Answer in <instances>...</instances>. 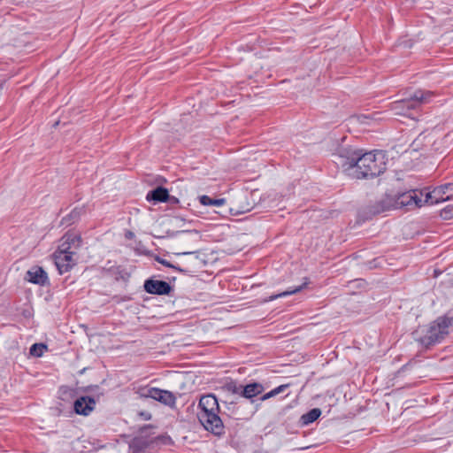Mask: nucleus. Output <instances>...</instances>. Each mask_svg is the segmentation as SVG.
I'll use <instances>...</instances> for the list:
<instances>
[{
	"instance_id": "2",
	"label": "nucleus",
	"mask_w": 453,
	"mask_h": 453,
	"mask_svg": "<svg viewBox=\"0 0 453 453\" xmlns=\"http://www.w3.org/2000/svg\"><path fill=\"white\" fill-rule=\"evenodd\" d=\"M386 154L381 150L365 152L360 150L357 165L353 173L356 179L374 178L383 173L387 169Z\"/></svg>"
},
{
	"instance_id": "11",
	"label": "nucleus",
	"mask_w": 453,
	"mask_h": 453,
	"mask_svg": "<svg viewBox=\"0 0 453 453\" xmlns=\"http://www.w3.org/2000/svg\"><path fill=\"white\" fill-rule=\"evenodd\" d=\"M419 195L416 191H409L400 195L397 199H395V209L403 206L421 207L423 205L422 193Z\"/></svg>"
},
{
	"instance_id": "16",
	"label": "nucleus",
	"mask_w": 453,
	"mask_h": 453,
	"mask_svg": "<svg viewBox=\"0 0 453 453\" xmlns=\"http://www.w3.org/2000/svg\"><path fill=\"white\" fill-rule=\"evenodd\" d=\"M168 193L167 188L164 187H157L147 194L146 199L149 202H153L154 203L166 202Z\"/></svg>"
},
{
	"instance_id": "34",
	"label": "nucleus",
	"mask_w": 453,
	"mask_h": 453,
	"mask_svg": "<svg viewBox=\"0 0 453 453\" xmlns=\"http://www.w3.org/2000/svg\"><path fill=\"white\" fill-rule=\"evenodd\" d=\"M183 233H185V232L184 231H177V232L167 231L166 234H167L168 236H174V235H176L178 234H183Z\"/></svg>"
},
{
	"instance_id": "6",
	"label": "nucleus",
	"mask_w": 453,
	"mask_h": 453,
	"mask_svg": "<svg viewBox=\"0 0 453 453\" xmlns=\"http://www.w3.org/2000/svg\"><path fill=\"white\" fill-rule=\"evenodd\" d=\"M360 150L352 148H340L338 151L333 154L334 162L342 167L343 171H348L349 174L353 176L357 165Z\"/></svg>"
},
{
	"instance_id": "36",
	"label": "nucleus",
	"mask_w": 453,
	"mask_h": 453,
	"mask_svg": "<svg viewBox=\"0 0 453 453\" xmlns=\"http://www.w3.org/2000/svg\"><path fill=\"white\" fill-rule=\"evenodd\" d=\"M193 253L192 251H182V252H179L177 253L178 255H188V254H191Z\"/></svg>"
},
{
	"instance_id": "13",
	"label": "nucleus",
	"mask_w": 453,
	"mask_h": 453,
	"mask_svg": "<svg viewBox=\"0 0 453 453\" xmlns=\"http://www.w3.org/2000/svg\"><path fill=\"white\" fill-rule=\"evenodd\" d=\"M26 280L40 286H44L49 281L47 273L40 266H35L27 271Z\"/></svg>"
},
{
	"instance_id": "19",
	"label": "nucleus",
	"mask_w": 453,
	"mask_h": 453,
	"mask_svg": "<svg viewBox=\"0 0 453 453\" xmlns=\"http://www.w3.org/2000/svg\"><path fill=\"white\" fill-rule=\"evenodd\" d=\"M321 410L319 408H313L303 414L300 417L299 422L301 425H310L318 420V418L321 416Z\"/></svg>"
},
{
	"instance_id": "18",
	"label": "nucleus",
	"mask_w": 453,
	"mask_h": 453,
	"mask_svg": "<svg viewBox=\"0 0 453 453\" xmlns=\"http://www.w3.org/2000/svg\"><path fill=\"white\" fill-rule=\"evenodd\" d=\"M349 426H334V429L330 432V435L340 440L349 441V439L354 440L357 431L349 429Z\"/></svg>"
},
{
	"instance_id": "12",
	"label": "nucleus",
	"mask_w": 453,
	"mask_h": 453,
	"mask_svg": "<svg viewBox=\"0 0 453 453\" xmlns=\"http://www.w3.org/2000/svg\"><path fill=\"white\" fill-rule=\"evenodd\" d=\"M392 209H395V199L392 196H387L369 205L367 207V213L374 216Z\"/></svg>"
},
{
	"instance_id": "17",
	"label": "nucleus",
	"mask_w": 453,
	"mask_h": 453,
	"mask_svg": "<svg viewBox=\"0 0 453 453\" xmlns=\"http://www.w3.org/2000/svg\"><path fill=\"white\" fill-rule=\"evenodd\" d=\"M264 391V386L258 382H253L243 385L242 389V396L246 399H251Z\"/></svg>"
},
{
	"instance_id": "22",
	"label": "nucleus",
	"mask_w": 453,
	"mask_h": 453,
	"mask_svg": "<svg viewBox=\"0 0 453 453\" xmlns=\"http://www.w3.org/2000/svg\"><path fill=\"white\" fill-rule=\"evenodd\" d=\"M199 201L203 205L205 206H221L226 203L225 198H211L206 195L201 196Z\"/></svg>"
},
{
	"instance_id": "23",
	"label": "nucleus",
	"mask_w": 453,
	"mask_h": 453,
	"mask_svg": "<svg viewBox=\"0 0 453 453\" xmlns=\"http://www.w3.org/2000/svg\"><path fill=\"white\" fill-rule=\"evenodd\" d=\"M243 388V385L238 384L235 381H230L226 383L224 387V388L230 394L234 395H237L238 398L242 397V389Z\"/></svg>"
},
{
	"instance_id": "1",
	"label": "nucleus",
	"mask_w": 453,
	"mask_h": 453,
	"mask_svg": "<svg viewBox=\"0 0 453 453\" xmlns=\"http://www.w3.org/2000/svg\"><path fill=\"white\" fill-rule=\"evenodd\" d=\"M452 326L453 317L441 316L428 326L418 327L412 333V336L415 342L427 349L441 342L449 334V328Z\"/></svg>"
},
{
	"instance_id": "21",
	"label": "nucleus",
	"mask_w": 453,
	"mask_h": 453,
	"mask_svg": "<svg viewBox=\"0 0 453 453\" xmlns=\"http://www.w3.org/2000/svg\"><path fill=\"white\" fill-rule=\"evenodd\" d=\"M308 283H309V281L306 280L305 282L303 284H302L301 286H299V287H296L295 288H288V290L283 291V292H281L280 294L271 296L269 297L268 301H273V300H275L277 298H280V297H285V296H288L298 293L303 288H304L307 286Z\"/></svg>"
},
{
	"instance_id": "15",
	"label": "nucleus",
	"mask_w": 453,
	"mask_h": 453,
	"mask_svg": "<svg viewBox=\"0 0 453 453\" xmlns=\"http://www.w3.org/2000/svg\"><path fill=\"white\" fill-rule=\"evenodd\" d=\"M60 244H65V247L68 246L66 251H73V254H76L81 247V238L75 233L67 232L62 237Z\"/></svg>"
},
{
	"instance_id": "26",
	"label": "nucleus",
	"mask_w": 453,
	"mask_h": 453,
	"mask_svg": "<svg viewBox=\"0 0 453 453\" xmlns=\"http://www.w3.org/2000/svg\"><path fill=\"white\" fill-rule=\"evenodd\" d=\"M288 387V384H285V385H280L275 388H273V390H271L270 392L265 394L264 395L261 396V401H265L271 397H273L275 395H277L278 394L280 393H282L285 391V389Z\"/></svg>"
},
{
	"instance_id": "9",
	"label": "nucleus",
	"mask_w": 453,
	"mask_h": 453,
	"mask_svg": "<svg viewBox=\"0 0 453 453\" xmlns=\"http://www.w3.org/2000/svg\"><path fill=\"white\" fill-rule=\"evenodd\" d=\"M453 195V183H446L434 189L432 193L426 195V203L430 201L431 203H437L440 201L449 200Z\"/></svg>"
},
{
	"instance_id": "24",
	"label": "nucleus",
	"mask_w": 453,
	"mask_h": 453,
	"mask_svg": "<svg viewBox=\"0 0 453 453\" xmlns=\"http://www.w3.org/2000/svg\"><path fill=\"white\" fill-rule=\"evenodd\" d=\"M200 428V433H203L206 435L210 434H214L215 436H220L225 433V426H198Z\"/></svg>"
},
{
	"instance_id": "4",
	"label": "nucleus",
	"mask_w": 453,
	"mask_h": 453,
	"mask_svg": "<svg viewBox=\"0 0 453 453\" xmlns=\"http://www.w3.org/2000/svg\"><path fill=\"white\" fill-rule=\"evenodd\" d=\"M431 91L416 90L409 96L392 103V109L401 115H407L411 110H416L432 97Z\"/></svg>"
},
{
	"instance_id": "31",
	"label": "nucleus",
	"mask_w": 453,
	"mask_h": 453,
	"mask_svg": "<svg viewBox=\"0 0 453 453\" xmlns=\"http://www.w3.org/2000/svg\"><path fill=\"white\" fill-rule=\"evenodd\" d=\"M140 415L143 418L144 420H150L151 415L149 412H141Z\"/></svg>"
},
{
	"instance_id": "35",
	"label": "nucleus",
	"mask_w": 453,
	"mask_h": 453,
	"mask_svg": "<svg viewBox=\"0 0 453 453\" xmlns=\"http://www.w3.org/2000/svg\"><path fill=\"white\" fill-rule=\"evenodd\" d=\"M240 407H241V405H239V406L237 407V409H239ZM234 414H235V417H234V418H235V419H246V418H243V417H242L241 415H239V414H238V410H236V411H235V413H234Z\"/></svg>"
},
{
	"instance_id": "28",
	"label": "nucleus",
	"mask_w": 453,
	"mask_h": 453,
	"mask_svg": "<svg viewBox=\"0 0 453 453\" xmlns=\"http://www.w3.org/2000/svg\"><path fill=\"white\" fill-rule=\"evenodd\" d=\"M441 217L444 219H449L453 218V208L452 207H446L441 211Z\"/></svg>"
},
{
	"instance_id": "30",
	"label": "nucleus",
	"mask_w": 453,
	"mask_h": 453,
	"mask_svg": "<svg viewBox=\"0 0 453 453\" xmlns=\"http://www.w3.org/2000/svg\"><path fill=\"white\" fill-rule=\"evenodd\" d=\"M166 202L169 203L171 205H173V204L179 203L180 201L177 197L170 196L168 194V198H167Z\"/></svg>"
},
{
	"instance_id": "8",
	"label": "nucleus",
	"mask_w": 453,
	"mask_h": 453,
	"mask_svg": "<svg viewBox=\"0 0 453 453\" xmlns=\"http://www.w3.org/2000/svg\"><path fill=\"white\" fill-rule=\"evenodd\" d=\"M141 397L151 398L166 406L173 408L176 403V397L173 392L157 388H142L138 391Z\"/></svg>"
},
{
	"instance_id": "25",
	"label": "nucleus",
	"mask_w": 453,
	"mask_h": 453,
	"mask_svg": "<svg viewBox=\"0 0 453 453\" xmlns=\"http://www.w3.org/2000/svg\"><path fill=\"white\" fill-rule=\"evenodd\" d=\"M48 347L44 343H34L29 349L31 356L40 357L43 355L44 351L47 350Z\"/></svg>"
},
{
	"instance_id": "32",
	"label": "nucleus",
	"mask_w": 453,
	"mask_h": 453,
	"mask_svg": "<svg viewBox=\"0 0 453 453\" xmlns=\"http://www.w3.org/2000/svg\"><path fill=\"white\" fill-rule=\"evenodd\" d=\"M125 236L127 239L131 240L134 237V234L132 231H127Z\"/></svg>"
},
{
	"instance_id": "14",
	"label": "nucleus",
	"mask_w": 453,
	"mask_h": 453,
	"mask_svg": "<svg viewBox=\"0 0 453 453\" xmlns=\"http://www.w3.org/2000/svg\"><path fill=\"white\" fill-rule=\"evenodd\" d=\"M96 402L90 396H81L75 400L73 407L77 414L88 415L95 408Z\"/></svg>"
},
{
	"instance_id": "5",
	"label": "nucleus",
	"mask_w": 453,
	"mask_h": 453,
	"mask_svg": "<svg viewBox=\"0 0 453 453\" xmlns=\"http://www.w3.org/2000/svg\"><path fill=\"white\" fill-rule=\"evenodd\" d=\"M151 426H142L138 436L131 441V447L135 450H144L153 444H169L171 438L168 436H151Z\"/></svg>"
},
{
	"instance_id": "7",
	"label": "nucleus",
	"mask_w": 453,
	"mask_h": 453,
	"mask_svg": "<svg viewBox=\"0 0 453 453\" xmlns=\"http://www.w3.org/2000/svg\"><path fill=\"white\" fill-rule=\"evenodd\" d=\"M68 246L60 244L54 252L55 265L60 274L69 272L77 263L76 254L73 251H66Z\"/></svg>"
},
{
	"instance_id": "20",
	"label": "nucleus",
	"mask_w": 453,
	"mask_h": 453,
	"mask_svg": "<svg viewBox=\"0 0 453 453\" xmlns=\"http://www.w3.org/2000/svg\"><path fill=\"white\" fill-rule=\"evenodd\" d=\"M82 211V208H74L68 215L62 219L61 224L65 226H70L73 224L80 219Z\"/></svg>"
},
{
	"instance_id": "10",
	"label": "nucleus",
	"mask_w": 453,
	"mask_h": 453,
	"mask_svg": "<svg viewBox=\"0 0 453 453\" xmlns=\"http://www.w3.org/2000/svg\"><path fill=\"white\" fill-rule=\"evenodd\" d=\"M143 288L147 293L157 296L169 295L173 290L168 282L154 279L146 280Z\"/></svg>"
},
{
	"instance_id": "27",
	"label": "nucleus",
	"mask_w": 453,
	"mask_h": 453,
	"mask_svg": "<svg viewBox=\"0 0 453 453\" xmlns=\"http://www.w3.org/2000/svg\"><path fill=\"white\" fill-rule=\"evenodd\" d=\"M252 207H250L249 204L246 206H239L237 208H231V211H234L233 213L235 215H240L246 213L251 210Z\"/></svg>"
},
{
	"instance_id": "3",
	"label": "nucleus",
	"mask_w": 453,
	"mask_h": 453,
	"mask_svg": "<svg viewBox=\"0 0 453 453\" xmlns=\"http://www.w3.org/2000/svg\"><path fill=\"white\" fill-rule=\"evenodd\" d=\"M196 413L200 425H223L224 412L220 411L216 396L212 394L203 395L198 403Z\"/></svg>"
},
{
	"instance_id": "29",
	"label": "nucleus",
	"mask_w": 453,
	"mask_h": 453,
	"mask_svg": "<svg viewBox=\"0 0 453 453\" xmlns=\"http://www.w3.org/2000/svg\"><path fill=\"white\" fill-rule=\"evenodd\" d=\"M157 261H158L161 265L166 266V267H170V268H173L175 270H178L180 272H182V270L173 265H172L171 263H169L168 261H166L165 259L164 258H160V257H157Z\"/></svg>"
},
{
	"instance_id": "33",
	"label": "nucleus",
	"mask_w": 453,
	"mask_h": 453,
	"mask_svg": "<svg viewBox=\"0 0 453 453\" xmlns=\"http://www.w3.org/2000/svg\"><path fill=\"white\" fill-rule=\"evenodd\" d=\"M238 403L234 401V400H231L230 402H224V404H226V406L227 407L228 410H230V407L229 405H234V404H237Z\"/></svg>"
}]
</instances>
